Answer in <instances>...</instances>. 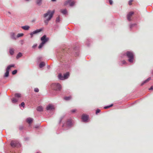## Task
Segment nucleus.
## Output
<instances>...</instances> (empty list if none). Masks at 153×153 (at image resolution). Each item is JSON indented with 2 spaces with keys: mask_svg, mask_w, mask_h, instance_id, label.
<instances>
[{
  "mask_svg": "<svg viewBox=\"0 0 153 153\" xmlns=\"http://www.w3.org/2000/svg\"><path fill=\"white\" fill-rule=\"evenodd\" d=\"M60 21V17L59 16L56 19V22H59Z\"/></svg>",
  "mask_w": 153,
  "mask_h": 153,
  "instance_id": "28",
  "label": "nucleus"
},
{
  "mask_svg": "<svg viewBox=\"0 0 153 153\" xmlns=\"http://www.w3.org/2000/svg\"><path fill=\"white\" fill-rule=\"evenodd\" d=\"M88 116L85 114H83L82 116V119L83 121H86L88 119Z\"/></svg>",
  "mask_w": 153,
  "mask_h": 153,
  "instance_id": "8",
  "label": "nucleus"
},
{
  "mask_svg": "<svg viewBox=\"0 0 153 153\" xmlns=\"http://www.w3.org/2000/svg\"><path fill=\"white\" fill-rule=\"evenodd\" d=\"M30 35L31 36V37L32 38L33 37V34H34L33 33H32H32H30Z\"/></svg>",
  "mask_w": 153,
  "mask_h": 153,
  "instance_id": "40",
  "label": "nucleus"
},
{
  "mask_svg": "<svg viewBox=\"0 0 153 153\" xmlns=\"http://www.w3.org/2000/svg\"><path fill=\"white\" fill-rule=\"evenodd\" d=\"M42 0H36V3L37 4L40 5L41 4Z\"/></svg>",
  "mask_w": 153,
  "mask_h": 153,
  "instance_id": "25",
  "label": "nucleus"
},
{
  "mask_svg": "<svg viewBox=\"0 0 153 153\" xmlns=\"http://www.w3.org/2000/svg\"><path fill=\"white\" fill-rule=\"evenodd\" d=\"M21 105L23 107H24L25 103L24 102H22L21 104Z\"/></svg>",
  "mask_w": 153,
  "mask_h": 153,
  "instance_id": "37",
  "label": "nucleus"
},
{
  "mask_svg": "<svg viewBox=\"0 0 153 153\" xmlns=\"http://www.w3.org/2000/svg\"><path fill=\"white\" fill-rule=\"evenodd\" d=\"M72 125L71 121V120H69L66 122V125L67 127H70Z\"/></svg>",
  "mask_w": 153,
  "mask_h": 153,
  "instance_id": "9",
  "label": "nucleus"
},
{
  "mask_svg": "<svg viewBox=\"0 0 153 153\" xmlns=\"http://www.w3.org/2000/svg\"><path fill=\"white\" fill-rule=\"evenodd\" d=\"M153 89V86H152L149 89V90H152Z\"/></svg>",
  "mask_w": 153,
  "mask_h": 153,
  "instance_id": "41",
  "label": "nucleus"
},
{
  "mask_svg": "<svg viewBox=\"0 0 153 153\" xmlns=\"http://www.w3.org/2000/svg\"><path fill=\"white\" fill-rule=\"evenodd\" d=\"M71 97H64V99L65 100H70L71 98Z\"/></svg>",
  "mask_w": 153,
  "mask_h": 153,
  "instance_id": "29",
  "label": "nucleus"
},
{
  "mask_svg": "<svg viewBox=\"0 0 153 153\" xmlns=\"http://www.w3.org/2000/svg\"><path fill=\"white\" fill-rule=\"evenodd\" d=\"M41 40L42 42L38 47L39 48H41L43 47L44 45L48 41L49 38L46 37V35H45L41 38Z\"/></svg>",
  "mask_w": 153,
  "mask_h": 153,
  "instance_id": "2",
  "label": "nucleus"
},
{
  "mask_svg": "<svg viewBox=\"0 0 153 153\" xmlns=\"http://www.w3.org/2000/svg\"><path fill=\"white\" fill-rule=\"evenodd\" d=\"M34 91L36 92H38L39 91V89L37 88H35L34 89Z\"/></svg>",
  "mask_w": 153,
  "mask_h": 153,
  "instance_id": "34",
  "label": "nucleus"
},
{
  "mask_svg": "<svg viewBox=\"0 0 153 153\" xmlns=\"http://www.w3.org/2000/svg\"><path fill=\"white\" fill-rule=\"evenodd\" d=\"M43 108L41 106H39L37 108V110L38 111H43Z\"/></svg>",
  "mask_w": 153,
  "mask_h": 153,
  "instance_id": "17",
  "label": "nucleus"
},
{
  "mask_svg": "<svg viewBox=\"0 0 153 153\" xmlns=\"http://www.w3.org/2000/svg\"><path fill=\"white\" fill-rule=\"evenodd\" d=\"M51 87L52 89L56 91H60L62 89L61 85L58 83L52 84Z\"/></svg>",
  "mask_w": 153,
  "mask_h": 153,
  "instance_id": "3",
  "label": "nucleus"
},
{
  "mask_svg": "<svg viewBox=\"0 0 153 153\" xmlns=\"http://www.w3.org/2000/svg\"><path fill=\"white\" fill-rule=\"evenodd\" d=\"M58 77L59 79L60 80H63L64 79V76H62L61 74H59Z\"/></svg>",
  "mask_w": 153,
  "mask_h": 153,
  "instance_id": "16",
  "label": "nucleus"
},
{
  "mask_svg": "<svg viewBox=\"0 0 153 153\" xmlns=\"http://www.w3.org/2000/svg\"><path fill=\"white\" fill-rule=\"evenodd\" d=\"M109 2L110 4H112L113 3V1L112 0H109Z\"/></svg>",
  "mask_w": 153,
  "mask_h": 153,
  "instance_id": "38",
  "label": "nucleus"
},
{
  "mask_svg": "<svg viewBox=\"0 0 153 153\" xmlns=\"http://www.w3.org/2000/svg\"><path fill=\"white\" fill-rule=\"evenodd\" d=\"M8 13H9L10 14H11V13H10V12H8Z\"/></svg>",
  "mask_w": 153,
  "mask_h": 153,
  "instance_id": "43",
  "label": "nucleus"
},
{
  "mask_svg": "<svg viewBox=\"0 0 153 153\" xmlns=\"http://www.w3.org/2000/svg\"><path fill=\"white\" fill-rule=\"evenodd\" d=\"M151 79V78L150 77L149 78L147 79L146 80L144 81L143 83L141 84V85H143L145 83L148 82Z\"/></svg>",
  "mask_w": 153,
  "mask_h": 153,
  "instance_id": "15",
  "label": "nucleus"
},
{
  "mask_svg": "<svg viewBox=\"0 0 153 153\" xmlns=\"http://www.w3.org/2000/svg\"><path fill=\"white\" fill-rule=\"evenodd\" d=\"M54 13V11H51L48 10L47 12L44 14V17L46 19L45 20V23L47 25L48 24V21L50 20L53 17Z\"/></svg>",
  "mask_w": 153,
  "mask_h": 153,
  "instance_id": "1",
  "label": "nucleus"
},
{
  "mask_svg": "<svg viewBox=\"0 0 153 153\" xmlns=\"http://www.w3.org/2000/svg\"><path fill=\"white\" fill-rule=\"evenodd\" d=\"M100 111V109H98L96 111V114H97L98 113H99Z\"/></svg>",
  "mask_w": 153,
  "mask_h": 153,
  "instance_id": "36",
  "label": "nucleus"
},
{
  "mask_svg": "<svg viewBox=\"0 0 153 153\" xmlns=\"http://www.w3.org/2000/svg\"><path fill=\"white\" fill-rule=\"evenodd\" d=\"M71 0H67L64 3V5L66 6L68 5V4H70V3Z\"/></svg>",
  "mask_w": 153,
  "mask_h": 153,
  "instance_id": "18",
  "label": "nucleus"
},
{
  "mask_svg": "<svg viewBox=\"0 0 153 153\" xmlns=\"http://www.w3.org/2000/svg\"><path fill=\"white\" fill-rule=\"evenodd\" d=\"M54 106L52 104H49L46 107V109L47 110H51L54 109Z\"/></svg>",
  "mask_w": 153,
  "mask_h": 153,
  "instance_id": "7",
  "label": "nucleus"
},
{
  "mask_svg": "<svg viewBox=\"0 0 153 153\" xmlns=\"http://www.w3.org/2000/svg\"><path fill=\"white\" fill-rule=\"evenodd\" d=\"M9 52L11 55H13L14 53V50L13 49H10L9 51Z\"/></svg>",
  "mask_w": 153,
  "mask_h": 153,
  "instance_id": "23",
  "label": "nucleus"
},
{
  "mask_svg": "<svg viewBox=\"0 0 153 153\" xmlns=\"http://www.w3.org/2000/svg\"><path fill=\"white\" fill-rule=\"evenodd\" d=\"M22 28L25 30H27L30 28V27L27 25H25L22 27Z\"/></svg>",
  "mask_w": 153,
  "mask_h": 153,
  "instance_id": "12",
  "label": "nucleus"
},
{
  "mask_svg": "<svg viewBox=\"0 0 153 153\" xmlns=\"http://www.w3.org/2000/svg\"><path fill=\"white\" fill-rule=\"evenodd\" d=\"M45 65V63L44 62H41L39 64V67L41 68L44 66Z\"/></svg>",
  "mask_w": 153,
  "mask_h": 153,
  "instance_id": "19",
  "label": "nucleus"
},
{
  "mask_svg": "<svg viewBox=\"0 0 153 153\" xmlns=\"http://www.w3.org/2000/svg\"><path fill=\"white\" fill-rule=\"evenodd\" d=\"M122 62L123 64H125L126 63V61L124 60L123 61H122Z\"/></svg>",
  "mask_w": 153,
  "mask_h": 153,
  "instance_id": "39",
  "label": "nucleus"
},
{
  "mask_svg": "<svg viewBox=\"0 0 153 153\" xmlns=\"http://www.w3.org/2000/svg\"><path fill=\"white\" fill-rule=\"evenodd\" d=\"M64 126V125H63V126H62V127H63Z\"/></svg>",
  "mask_w": 153,
  "mask_h": 153,
  "instance_id": "45",
  "label": "nucleus"
},
{
  "mask_svg": "<svg viewBox=\"0 0 153 153\" xmlns=\"http://www.w3.org/2000/svg\"><path fill=\"white\" fill-rule=\"evenodd\" d=\"M19 145V142L16 141H12L10 143V145L13 147H18Z\"/></svg>",
  "mask_w": 153,
  "mask_h": 153,
  "instance_id": "5",
  "label": "nucleus"
},
{
  "mask_svg": "<svg viewBox=\"0 0 153 153\" xmlns=\"http://www.w3.org/2000/svg\"><path fill=\"white\" fill-rule=\"evenodd\" d=\"M126 55L129 58L128 61L131 63L133 62L134 59V55L133 53L131 51H128L126 52Z\"/></svg>",
  "mask_w": 153,
  "mask_h": 153,
  "instance_id": "4",
  "label": "nucleus"
},
{
  "mask_svg": "<svg viewBox=\"0 0 153 153\" xmlns=\"http://www.w3.org/2000/svg\"><path fill=\"white\" fill-rule=\"evenodd\" d=\"M61 12L63 14H65L67 13V10L66 9L62 10H61Z\"/></svg>",
  "mask_w": 153,
  "mask_h": 153,
  "instance_id": "20",
  "label": "nucleus"
},
{
  "mask_svg": "<svg viewBox=\"0 0 153 153\" xmlns=\"http://www.w3.org/2000/svg\"><path fill=\"white\" fill-rule=\"evenodd\" d=\"M9 71H6V72L4 76L8 77L9 75Z\"/></svg>",
  "mask_w": 153,
  "mask_h": 153,
  "instance_id": "24",
  "label": "nucleus"
},
{
  "mask_svg": "<svg viewBox=\"0 0 153 153\" xmlns=\"http://www.w3.org/2000/svg\"><path fill=\"white\" fill-rule=\"evenodd\" d=\"M134 14V12L132 11L128 13L127 16V19L128 21H130L131 20V17Z\"/></svg>",
  "mask_w": 153,
  "mask_h": 153,
  "instance_id": "6",
  "label": "nucleus"
},
{
  "mask_svg": "<svg viewBox=\"0 0 153 153\" xmlns=\"http://www.w3.org/2000/svg\"><path fill=\"white\" fill-rule=\"evenodd\" d=\"M21 94L19 93H16L15 94V96L16 97H21Z\"/></svg>",
  "mask_w": 153,
  "mask_h": 153,
  "instance_id": "27",
  "label": "nucleus"
},
{
  "mask_svg": "<svg viewBox=\"0 0 153 153\" xmlns=\"http://www.w3.org/2000/svg\"><path fill=\"white\" fill-rule=\"evenodd\" d=\"M14 65H10L8 66L7 67L6 71H10V69L12 67H14Z\"/></svg>",
  "mask_w": 153,
  "mask_h": 153,
  "instance_id": "10",
  "label": "nucleus"
},
{
  "mask_svg": "<svg viewBox=\"0 0 153 153\" xmlns=\"http://www.w3.org/2000/svg\"><path fill=\"white\" fill-rule=\"evenodd\" d=\"M133 0H130L128 2V4L129 5L132 4V2Z\"/></svg>",
  "mask_w": 153,
  "mask_h": 153,
  "instance_id": "35",
  "label": "nucleus"
},
{
  "mask_svg": "<svg viewBox=\"0 0 153 153\" xmlns=\"http://www.w3.org/2000/svg\"><path fill=\"white\" fill-rule=\"evenodd\" d=\"M77 111V109H76L71 110V112L73 113H74L76 111Z\"/></svg>",
  "mask_w": 153,
  "mask_h": 153,
  "instance_id": "33",
  "label": "nucleus"
},
{
  "mask_svg": "<svg viewBox=\"0 0 153 153\" xmlns=\"http://www.w3.org/2000/svg\"><path fill=\"white\" fill-rule=\"evenodd\" d=\"M17 72V70H14L12 72V74L13 75H14L16 74Z\"/></svg>",
  "mask_w": 153,
  "mask_h": 153,
  "instance_id": "32",
  "label": "nucleus"
},
{
  "mask_svg": "<svg viewBox=\"0 0 153 153\" xmlns=\"http://www.w3.org/2000/svg\"><path fill=\"white\" fill-rule=\"evenodd\" d=\"M42 30L41 29H38L33 31L32 32V33H33V34H35L41 32Z\"/></svg>",
  "mask_w": 153,
  "mask_h": 153,
  "instance_id": "14",
  "label": "nucleus"
},
{
  "mask_svg": "<svg viewBox=\"0 0 153 153\" xmlns=\"http://www.w3.org/2000/svg\"><path fill=\"white\" fill-rule=\"evenodd\" d=\"M33 120V119L30 117L27 118L26 120L27 122L29 124L31 123L32 122Z\"/></svg>",
  "mask_w": 153,
  "mask_h": 153,
  "instance_id": "11",
  "label": "nucleus"
},
{
  "mask_svg": "<svg viewBox=\"0 0 153 153\" xmlns=\"http://www.w3.org/2000/svg\"><path fill=\"white\" fill-rule=\"evenodd\" d=\"M113 106V104H111L110 105H108V106H105L104 107V108L105 109H107L109 108H110V107H111L112 106Z\"/></svg>",
  "mask_w": 153,
  "mask_h": 153,
  "instance_id": "21",
  "label": "nucleus"
},
{
  "mask_svg": "<svg viewBox=\"0 0 153 153\" xmlns=\"http://www.w3.org/2000/svg\"><path fill=\"white\" fill-rule=\"evenodd\" d=\"M22 56V54L21 53H18V54H17L16 58L17 59H19L20 57Z\"/></svg>",
  "mask_w": 153,
  "mask_h": 153,
  "instance_id": "22",
  "label": "nucleus"
},
{
  "mask_svg": "<svg viewBox=\"0 0 153 153\" xmlns=\"http://www.w3.org/2000/svg\"><path fill=\"white\" fill-rule=\"evenodd\" d=\"M75 4V2H74V1H72L71 2V1L69 5L71 6H73Z\"/></svg>",
  "mask_w": 153,
  "mask_h": 153,
  "instance_id": "26",
  "label": "nucleus"
},
{
  "mask_svg": "<svg viewBox=\"0 0 153 153\" xmlns=\"http://www.w3.org/2000/svg\"><path fill=\"white\" fill-rule=\"evenodd\" d=\"M51 1H56V0H51Z\"/></svg>",
  "mask_w": 153,
  "mask_h": 153,
  "instance_id": "42",
  "label": "nucleus"
},
{
  "mask_svg": "<svg viewBox=\"0 0 153 153\" xmlns=\"http://www.w3.org/2000/svg\"><path fill=\"white\" fill-rule=\"evenodd\" d=\"M18 101V100L15 98L13 99L12 100V101L13 103H15L17 102Z\"/></svg>",
  "mask_w": 153,
  "mask_h": 153,
  "instance_id": "31",
  "label": "nucleus"
},
{
  "mask_svg": "<svg viewBox=\"0 0 153 153\" xmlns=\"http://www.w3.org/2000/svg\"><path fill=\"white\" fill-rule=\"evenodd\" d=\"M30 0H25L26 1H29Z\"/></svg>",
  "mask_w": 153,
  "mask_h": 153,
  "instance_id": "44",
  "label": "nucleus"
},
{
  "mask_svg": "<svg viewBox=\"0 0 153 153\" xmlns=\"http://www.w3.org/2000/svg\"><path fill=\"white\" fill-rule=\"evenodd\" d=\"M24 34L22 33H18L17 35V37H20L22 36Z\"/></svg>",
  "mask_w": 153,
  "mask_h": 153,
  "instance_id": "30",
  "label": "nucleus"
},
{
  "mask_svg": "<svg viewBox=\"0 0 153 153\" xmlns=\"http://www.w3.org/2000/svg\"><path fill=\"white\" fill-rule=\"evenodd\" d=\"M69 76V74L68 72H67L64 74V79H67Z\"/></svg>",
  "mask_w": 153,
  "mask_h": 153,
  "instance_id": "13",
  "label": "nucleus"
},
{
  "mask_svg": "<svg viewBox=\"0 0 153 153\" xmlns=\"http://www.w3.org/2000/svg\"><path fill=\"white\" fill-rule=\"evenodd\" d=\"M38 153V152H37V153Z\"/></svg>",
  "mask_w": 153,
  "mask_h": 153,
  "instance_id": "46",
  "label": "nucleus"
}]
</instances>
